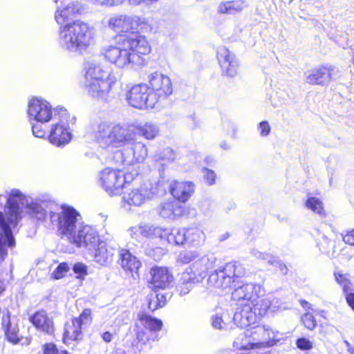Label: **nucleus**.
I'll list each match as a JSON object with an SVG mask.
<instances>
[{
    "mask_svg": "<svg viewBox=\"0 0 354 354\" xmlns=\"http://www.w3.org/2000/svg\"><path fill=\"white\" fill-rule=\"evenodd\" d=\"M26 203L30 216L37 222L44 223L50 221V212H55L54 201L48 195L36 198H26L19 189H12L8 196L0 195V259L8 255V248L15 246L13 232L21 219L19 205Z\"/></svg>",
    "mask_w": 354,
    "mask_h": 354,
    "instance_id": "nucleus-1",
    "label": "nucleus"
},
{
    "mask_svg": "<svg viewBox=\"0 0 354 354\" xmlns=\"http://www.w3.org/2000/svg\"><path fill=\"white\" fill-rule=\"evenodd\" d=\"M84 10L79 1H70L64 7H57L55 12V19L60 24L57 43L64 50L73 53H82L94 42L95 29L88 23L77 19L67 22L80 15Z\"/></svg>",
    "mask_w": 354,
    "mask_h": 354,
    "instance_id": "nucleus-2",
    "label": "nucleus"
},
{
    "mask_svg": "<svg viewBox=\"0 0 354 354\" xmlns=\"http://www.w3.org/2000/svg\"><path fill=\"white\" fill-rule=\"evenodd\" d=\"M137 133L147 140H153L158 135L159 128L152 122L136 125L113 124L107 122H100L93 128L95 142L106 149L127 146L136 140Z\"/></svg>",
    "mask_w": 354,
    "mask_h": 354,
    "instance_id": "nucleus-3",
    "label": "nucleus"
},
{
    "mask_svg": "<svg viewBox=\"0 0 354 354\" xmlns=\"http://www.w3.org/2000/svg\"><path fill=\"white\" fill-rule=\"evenodd\" d=\"M151 48L145 36L133 35L120 37L103 46L102 55L118 68H129L141 65L143 56L150 53Z\"/></svg>",
    "mask_w": 354,
    "mask_h": 354,
    "instance_id": "nucleus-4",
    "label": "nucleus"
},
{
    "mask_svg": "<svg viewBox=\"0 0 354 354\" xmlns=\"http://www.w3.org/2000/svg\"><path fill=\"white\" fill-rule=\"evenodd\" d=\"M84 80L82 86L91 97L106 101L109 92L118 77L113 68L96 61L88 62L84 66Z\"/></svg>",
    "mask_w": 354,
    "mask_h": 354,
    "instance_id": "nucleus-5",
    "label": "nucleus"
},
{
    "mask_svg": "<svg viewBox=\"0 0 354 354\" xmlns=\"http://www.w3.org/2000/svg\"><path fill=\"white\" fill-rule=\"evenodd\" d=\"M216 260L213 254H205L187 268L181 273L177 284L176 288L180 295L188 294L194 284L202 282L207 270L214 266Z\"/></svg>",
    "mask_w": 354,
    "mask_h": 354,
    "instance_id": "nucleus-6",
    "label": "nucleus"
},
{
    "mask_svg": "<svg viewBox=\"0 0 354 354\" xmlns=\"http://www.w3.org/2000/svg\"><path fill=\"white\" fill-rule=\"evenodd\" d=\"M246 274L243 266L237 261L229 262L219 270L214 271L207 279L209 287L225 290L242 283V278Z\"/></svg>",
    "mask_w": 354,
    "mask_h": 354,
    "instance_id": "nucleus-7",
    "label": "nucleus"
},
{
    "mask_svg": "<svg viewBox=\"0 0 354 354\" xmlns=\"http://www.w3.org/2000/svg\"><path fill=\"white\" fill-rule=\"evenodd\" d=\"M80 219L79 212L70 206H62L59 212H50V223L57 226L59 232L68 241L82 224Z\"/></svg>",
    "mask_w": 354,
    "mask_h": 354,
    "instance_id": "nucleus-8",
    "label": "nucleus"
},
{
    "mask_svg": "<svg viewBox=\"0 0 354 354\" xmlns=\"http://www.w3.org/2000/svg\"><path fill=\"white\" fill-rule=\"evenodd\" d=\"M107 27L118 33H133L148 25L147 19L136 15L118 14L110 17Z\"/></svg>",
    "mask_w": 354,
    "mask_h": 354,
    "instance_id": "nucleus-9",
    "label": "nucleus"
},
{
    "mask_svg": "<svg viewBox=\"0 0 354 354\" xmlns=\"http://www.w3.org/2000/svg\"><path fill=\"white\" fill-rule=\"evenodd\" d=\"M57 110L45 99L32 97L28 102L27 114L30 123L45 124L55 118Z\"/></svg>",
    "mask_w": 354,
    "mask_h": 354,
    "instance_id": "nucleus-10",
    "label": "nucleus"
},
{
    "mask_svg": "<svg viewBox=\"0 0 354 354\" xmlns=\"http://www.w3.org/2000/svg\"><path fill=\"white\" fill-rule=\"evenodd\" d=\"M205 240V234L198 228H172L167 230L166 241L170 244L197 246Z\"/></svg>",
    "mask_w": 354,
    "mask_h": 354,
    "instance_id": "nucleus-11",
    "label": "nucleus"
},
{
    "mask_svg": "<svg viewBox=\"0 0 354 354\" xmlns=\"http://www.w3.org/2000/svg\"><path fill=\"white\" fill-rule=\"evenodd\" d=\"M130 145L131 147L117 151L114 153L113 158L118 165H133L136 163L142 162L147 158L148 150L144 143L133 140Z\"/></svg>",
    "mask_w": 354,
    "mask_h": 354,
    "instance_id": "nucleus-12",
    "label": "nucleus"
},
{
    "mask_svg": "<svg viewBox=\"0 0 354 354\" xmlns=\"http://www.w3.org/2000/svg\"><path fill=\"white\" fill-rule=\"evenodd\" d=\"M339 77V71L334 65H319L304 73L305 82L312 85L328 86Z\"/></svg>",
    "mask_w": 354,
    "mask_h": 354,
    "instance_id": "nucleus-13",
    "label": "nucleus"
},
{
    "mask_svg": "<svg viewBox=\"0 0 354 354\" xmlns=\"http://www.w3.org/2000/svg\"><path fill=\"white\" fill-rule=\"evenodd\" d=\"M126 99L128 104L138 109H152L156 106V97L151 94L146 84H134L127 91Z\"/></svg>",
    "mask_w": 354,
    "mask_h": 354,
    "instance_id": "nucleus-14",
    "label": "nucleus"
},
{
    "mask_svg": "<svg viewBox=\"0 0 354 354\" xmlns=\"http://www.w3.org/2000/svg\"><path fill=\"white\" fill-rule=\"evenodd\" d=\"M97 182L109 195L114 196L121 193L126 183V176L119 169L107 167L99 173Z\"/></svg>",
    "mask_w": 354,
    "mask_h": 354,
    "instance_id": "nucleus-15",
    "label": "nucleus"
},
{
    "mask_svg": "<svg viewBox=\"0 0 354 354\" xmlns=\"http://www.w3.org/2000/svg\"><path fill=\"white\" fill-rule=\"evenodd\" d=\"M249 329L254 349H261L275 345L282 339V333L266 325H258Z\"/></svg>",
    "mask_w": 354,
    "mask_h": 354,
    "instance_id": "nucleus-16",
    "label": "nucleus"
},
{
    "mask_svg": "<svg viewBox=\"0 0 354 354\" xmlns=\"http://www.w3.org/2000/svg\"><path fill=\"white\" fill-rule=\"evenodd\" d=\"M156 195L155 189L150 183L139 187L127 190L122 196V205L124 208L131 206L140 207L151 200Z\"/></svg>",
    "mask_w": 354,
    "mask_h": 354,
    "instance_id": "nucleus-17",
    "label": "nucleus"
},
{
    "mask_svg": "<svg viewBox=\"0 0 354 354\" xmlns=\"http://www.w3.org/2000/svg\"><path fill=\"white\" fill-rule=\"evenodd\" d=\"M147 78L151 94L156 97V104L172 93V83L167 75L156 71L150 73Z\"/></svg>",
    "mask_w": 354,
    "mask_h": 354,
    "instance_id": "nucleus-18",
    "label": "nucleus"
},
{
    "mask_svg": "<svg viewBox=\"0 0 354 354\" xmlns=\"http://www.w3.org/2000/svg\"><path fill=\"white\" fill-rule=\"evenodd\" d=\"M91 322V311L84 309L78 317L74 318L65 325L63 341L69 344L70 341L82 338V330Z\"/></svg>",
    "mask_w": 354,
    "mask_h": 354,
    "instance_id": "nucleus-19",
    "label": "nucleus"
},
{
    "mask_svg": "<svg viewBox=\"0 0 354 354\" xmlns=\"http://www.w3.org/2000/svg\"><path fill=\"white\" fill-rule=\"evenodd\" d=\"M100 241V236L94 227L82 224L69 242L77 248L91 250L95 248Z\"/></svg>",
    "mask_w": 354,
    "mask_h": 354,
    "instance_id": "nucleus-20",
    "label": "nucleus"
},
{
    "mask_svg": "<svg viewBox=\"0 0 354 354\" xmlns=\"http://www.w3.org/2000/svg\"><path fill=\"white\" fill-rule=\"evenodd\" d=\"M64 113L58 122L51 125L48 136L49 141L57 147H62L69 143L72 138V133L68 121L67 113Z\"/></svg>",
    "mask_w": 354,
    "mask_h": 354,
    "instance_id": "nucleus-21",
    "label": "nucleus"
},
{
    "mask_svg": "<svg viewBox=\"0 0 354 354\" xmlns=\"http://www.w3.org/2000/svg\"><path fill=\"white\" fill-rule=\"evenodd\" d=\"M167 230V228H162L158 226L140 223L137 225L130 227L127 232L131 239L140 242L145 238H159L161 240L166 241Z\"/></svg>",
    "mask_w": 354,
    "mask_h": 354,
    "instance_id": "nucleus-22",
    "label": "nucleus"
},
{
    "mask_svg": "<svg viewBox=\"0 0 354 354\" xmlns=\"http://www.w3.org/2000/svg\"><path fill=\"white\" fill-rule=\"evenodd\" d=\"M263 293L264 290L260 284L245 283L234 289L232 292V299L241 302L240 305L250 304Z\"/></svg>",
    "mask_w": 354,
    "mask_h": 354,
    "instance_id": "nucleus-23",
    "label": "nucleus"
},
{
    "mask_svg": "<svg viewBox=\"0 0 354 354\" xmlns=\"http://www.w3.org/2000/svg\"><path fill=\"white\" fill-rule=\"evenodd\" d=\"M217 59L224 75L232 77L237 75L239 63L233 53L221 46L217 50Z\"/></svg>",
    "mask_w": 354,
    "mask_h": 354,
    "instance_id": "nucleus-24",
    "label": "nucleus"
},
{
    "mask_svg": "<svg viewBox=\"0 0 354 354\" xmlns=\"http://www.w3.org/2000/svg\"><path fill=\"white\" fill-rule=\"evenodd\" d=\"M169 189L175 199L185 203L194 193L195 185L191 181L174 180L170 183Z\"/></svg>",
    "mask_w": 354,
    "mask_h": 354,
    "instance_id": "nucleus-25",
    "label": "nucleus"
},
{
    "mask_svg": "<svg viewBox=\"0 0 354 354\" xmlns=\"http://www.w3.org/2000/svg\"><path fill=\"white\" fill-rule=\"evenodd\" d=\"M150 284L154 289H165L173 281V275L166 267H153L150 270Z\"/></svg>",
    "mask_w": 354,
    "mask_h": 354,
    "instance_id": "nucleus-26",
    "label": "nucleus"
},
{
    "mask_svg": "<svg viewBox=\"0 0 354 354\" xmlns=\"http://www.w3.org/2000/svg\"><path fill=\"white\" fill-rule=\"evenodd\" d=\"M234 314L233 320L234 324L241 328L250 326L256 322V314L253 313L252 308L250 304L240 305Z\"/></svg>",
    "mask_w": 354,
    "mask_h": 354,
    "instance_id": "nucleus-27",
    "label": "nucleus"
},
{
    "mask_svg": "<svg viewBox=\"0 0 354 354\" xmlns=\"http://www.w3.org/2000/svg\"><path fill=\"white\" fill-rule=\"evenodd\" d=\"M274 301L275 299L272 295H268L265 298L259 297L253 304H250L253 313L256 314V320L265 316L269 310L274 312L277 309L278 302Z\"/></svg>",
    "mask_w": 354,
    "mask_h": 354,
    "instance_id": "nucleus-28",
    "label": "nucleus"
},
{
    "mask_svg": "<svg viewBox=\"0 0 354 354\" xmlns=\"http://www.w3.org/2000/svg\"><path fill=\"white\" fill-rule=\"evenodd\" d=\"M29 320L38 330L48 334L54 330L53 321L45 310L35 312L30 317Z\"/></svg>",
    "mask_w": 354,
    "mask_h": 354,
    "instance_id": "nucleus-29",
    "label": "nucleus"
},
{
    "mask_svg": "<svg viewBox=\"0 0 354 354\" xmlns=\"http://www.w3.org/2000/svg\"><path fill=\"white\" fill-rule=\"evenodd\" d=\"M158 211L162 218L174 220L184 214L185 207L173 200H169L162 203Z\"/></svg>",
    "mask_w": 354,
    "mask_h": 354,
    "instance_id": "nucleus-30",
    "label": "nucleus"
},
{
    "mask_svg": "<svg viewBox=\"0 0 354 354\" xmlns=\"http://www.w3.org/2000/svg\"><path fill=\"white\" fill-rule=\"evenodd\" d=\"M2 324L6 328L5 333L8 340L13 344L20 343L21 344H29L30 340L28 338L24 339L19 334V328L13 320H10L9 317H3Z\"/></svg>",
    "mask_w": 354,
    "mask_h": 354,
    "instance_id": "nucleus-31",
    "label": "nucleus"
},
{
    "mask_svg": "<svg viewBox=\"0 0 354 354\" xmlns=\"http://www.w3.org/2000/svg\"><path fill=\"white\" fill-rule=\"evenodd\" d=\"M95 249L94 260L97 263L106 266L112 262L114 254V249L112 247H109L104 241H100Z\"/></svg>",
    "mask_w": 354,
    "mask_h": 354,
    "instance_id": "nucleus-32",
    "label": "nucleus"
},
{
    "mask_svg": "<svg viewBox=\"0 0 354 354\" xmlns=\"http://www.w3.org/2000/svg\"><path fill=\"white\" fill-rule=\"evenodd\" d=\"M120 257L121 266L127 271L136 272L141 266L140 261L127 250L122 249Z\"/></svg>",
    "mask_w": 354,
    "mask_h": 354,
    "instance_id": "nucleus-33",
    "label": "nucleus"
},
{
    "mask_svg": "<svg viewBox=\"0 0 354 354\" xmlns=\"http://www.w3.org/2000/svg\"><path fill=\"white\" fill-rule=\"evenodd\" d=\"M233 346L237 350H255L248 328L238 335L233 342Z\"/></svg>",
    "mask_w": 354,
    "mask_h": 354,
    "instance_id": "nucleus-34",
    "label": "nucleus"
},
{
    "mask_svg": "<svg viewBox=\"0 0 354 354\" xmlns=\"http://www.w3.org/2000/svg\"><path fill=\"white\" fill-rule=\"evenodd\" d=\"M247 4L243 0H235L221 3L218 12L222 14L234 15L241 11Z\"/></svg>",
    "mask_w": 354,
    "mask_h": 354,
    "instance_id": "nucleus-35",
    "label": "nucleus"
},
{
    "mask_svg": "<svg viewBox=\"0 0 354 354\" xmlns=\"http://www.w3.org/2000/svg\"><path fill=\"white\" fill-rule=\"evenodd\" d=\"M138 320L141 324L150 331H159L162 326V322L160 319L153 317L143 313H140L138 315Z\"/></svg>",
    "mask_w": 354,
    "mask_h": 354,
    "instance_id": "nucleus-36",
    "label": "nucleus"
},
{
    "mask_svg": "<svg viewBox=\"0 0 354 354\" xmlns=\"http://www.w3.org/2000/svg\"><path fill=\"white\" fill-rule=\"evenodd\" d=\"M306 207L322 218L326 216L324 204L319 198L309 197L306 201Z\"/></svg>",
    "mask_w": 354,
    "mask_h": 354,
    "instance_id": "nucleus-37",
    "label": "nucleus"
},
{
    "mask_svg": "<svg viewBox=\"0 0 354 354\" xmlns=\"http://www.w3.org/2000/svg\"><path fill=\"white\" fill-rule=\"evenodd\" d=\"M251 254L257 259L266 261L270 265L274 266L276 267H281L282 266L281 261L270 253L262 252L257 249H253L251 251Z\"/></svg>",
    "mask_w": 354,
    "mask_h": 354,
    "instance_id": "nucleus-38",
    "label": "nucleus"
},
{
    "mask_svg": "<svg viewBox=\"0 0 354 354\" xmlns=\"http://www.w3.org/2000/svg\"><path fill=\"white\" fill-rule=\"evenodd\" d=\"M204 255H203V257ZM202 257L200 256L197 251L195 250H189V251H183L180 252L178 257L177 261L178 262L183 264H187L191 262L192 264L194 263L196 260Z\"/></svg>",
    "mask_w": 354,
    "mask_h": 354,
    "instance_id": "nucleus-39",
    "label": "nucleus"
},
{
    "mask_svg": "<svg viewBox=\"0 0 354 354\" xmlns=\"http://www.w3.org/2000/svg\"><path fill=\"white\" fill-rule=\"evenodd\" d=\"M335 281L343 288L344 292H349L352 290L353 284L346 274H343L341 272H335L334 273Z\"/></svg>",
    "mask_w": 354,
    "mask_h": 354,
    "instance_id": "nucleus-40",
    "label": "nucleus"
},
{
    "mask_svg": "<svg viewBox=\"0 0 354 354\" xmlns=\"http://www.w3.org/2000/svg\"><path fill=\"white\" fill-rule=\"evenodd\" d=\"M95 7L111 8L122 5L124 0H84Z\"/></svg>",
    "mask_w": 354,
    "mask_h": 354,
    "instance_id": "nucleus-41",
    "label": "nucleus"
},
{
    "mask_svg": "<svg viewBox=\"0 0 354 354\" xmlns=\"http://www.w3.org/2000/svg\"><path fill=\"white\" fill-rule=\"evenodd\" d=\"M175 158V152L171 148L169 147L164 149L158 153L155 156L156 160H162L167 162L174 161Z\"/></svg>",
    "mask_w": 354,
    "mask_h": 354,
    "instance_id": "nucleus-42",
    "label": "nucleus"
},
{
    "mask_svg": "<svg viewBox=\"0 0 354 354\" xmlns=\"http://www.w3.org/2000/svg\"><path fill=\"white\" fill-rule=\"evenodd\" d=\"M68 270V265L66 263H61L52 272L50 277L53 279H60L66 274Z\"/></svg>",
    "mask_w": 354,
    "mask_h": 354,
    "instance_id": "nucleus-43",
    "label": "nucleus"
},
{
    "mask_svg": "<svg viewBox=\"0 0 354 354\" xmlns=\"http://www.w3.org/2000/svg\"><path fill=\"white\" fill-rule=\"evenodd\" d=\"M156 301H150L149 302V308L151 310H154L158 308L163 307L167 303V297L164 294L158 293L156 296Z\"/></svg>",
    "mask_w": 354,
    "mask_h": 354,
    "instance_id": "nucleus-44",
    "label": "nucleus"
},
{
    "mask_svg": "<svg viewBox=\"0 0 354 354\" xmlns=\"http://www.w3.org/2000/svg\"><path fill=\"white\" fill-rule=\"evenodd\" d=\"M301 321L305 327L309 330H313L317 326V322L314 316L309 311L301 317Z\"/></svg>",
    "mask_w": 354,
    "mask_h": 354,
    "instance_id": "nucleus-45",
    "label": "nucleus"
},
{
    "mask_svg": "<svg viewBox=\"0 0 354 354\" xmlns=\"http://www.w3.org/2000/svg\"><path fill=\"white\" fill-rule=\"evenodd\" d=\"M226 321L227 320L224 319L223 315H219L218 313H216L212 317V325L216 329H223L227 325Z\"/></svg>",
    "mask_w": 354,
    "mask_h": 354,
    "instance_id": "nucleus-46",
    "label": "nucleus"
},
{
    "mask_svg": "<svg viewBox=\"0 0 354 354\" xmlns=\"http://www.w3.org/2000/svg\"><path fill=\"white\" fill-rule=\"evenodd\" d=\"M202 173L203 179L208 185H213L215 184L216 175L213 170L203 168Z\"/></svg>",
    "mask_w": 354,
    "mask_h": 354,
    "instance_id": "nucleus-47",
    "label": "nucleus"
},
{
    "mask_svg": "<svg viewBox=\"0 0 354 354\" xmlns=\"http://www.w3.org/2000/svg\"><path fill=\"white\" fill-rule=\"evenodd\" d=\"M317 245H319V250L322 252L328 254L329 252L331 242L325 234H321L320 239L318 238Z\"/></svg>",
    "mask_w": 354,
    "mask_h": 354,
    "instance_id": "nucleus-48",
    "label": "nucleus"
},
{
    "mask_svg": "<svg viewBox=\"0 0 354 354\" xmlns=\"http://www.w3.org/2000/svg\"><path fill=\"white\" fill-rule=\"evenodd\" d=\"M30 124L32 125V134L35 137L39 138H43L45 137L46 133L45 130L43 129L41 123H35V122H32V123Z\"/></svg>",
    "mask_w": 354,
    "mask_h": 354,
    "instance_id": "nucleus-49",
    "label": "nucleus"
},
{
    "mask_svg": "<svg viewBox=\"0 0 354 354\" xmlns=\"http://www.w3.org/2000/svg\"><path fill=\"white\" fill-rule=\"evenodd\" d=\"M73 272L78 274L77 278H83L87 275V267L82 263H77L73 266Z\"/></svg>",
    "mask_w": 354,
    "mask_h": 354,
    "instance_id": "nucleus-50",
    "label": "nucleus"
},
{
    "mask_svg": "<svg viewBox=\"0 0 354 354\" xmlns=\"http://www.w3.org/2000/svg\"><path fill=\"white\" fill-rule=\"evenodd\" d=\"M44 354H69L64 350H58L53 344H47L44 346Z\"/></svg>",
    "mask_w": 354,
    "mask_h": 354,
    "instance_id": "nucleus-51",
    "label": "nucleus"
},
{
    "mask_svg": "<svg viewBox=\"0 0 354 354\" xmlns=\"http://www.w3.org/2000/svg\"><path fill=\"white\" fill-rule=\"evenodd\" d=\"M258 130L261 136H268L271 131L270 126L268 121H262L258 125Z\"/></svg>",
    "mask_w": 354,
    "mask_h": 354,
    "instance_id": "nucleus-52",
    "label": "nucleus"
},
{
    "mask_svg": "<svg viewBox=\"0 0 354 354\" xmlns=\"http://www.w3.org/2000/svg\"><path fill=\"white\" fill-rule=\"evenodd\" d=\"M297 346L301 350H310L313 348L312 342L306 338H299L297 341Z\"/></svg>",
    "mask_w": 354,
    "mask_h": 354,
    "instance_id": "nucleus-53",
    "label": "nucleus"
},
{
    "mask_svg": "<svg viewBox=\"0 0 354 354\" xmlns=\"http://www.w3.org/2000/svg\"><path fill=\"white\" fill-rule=\"evenodd\" d=\"M343 241L346 244L354 245V229L346 232L343 236Z\"/></svg>",
    "mask_w": 354,
    "mask_h": 354,
    "instance_id": "nucleus-54",
    "label": "nucleus"
},
{
    "mask_svg": "<svg viewBox=\"0 0 354 354\" xmlns=\"http://www.w3.org/2000/svg\"><path fill=\"white\" fill-rule=\"evenodd\" d=\"M346 293V299L349 305L354 310V288H352V290H349V292H345Z\"/></svg>",
    "mask_w": 354,
    "mask_h": 354,
    "instance_id": "nucleus-55",
    "label": "nucleus"
},
{
    "mask_svg": "<svg viewBox=\"0 0 354 354\" xmlns=\"http://www.w3.org/2000/svg\"><path fill=\"white\" fill-rule=\"evenodd\" d=\"M129 5L131 6H138L146 3V0H127Z\"/></svg>",
    "mask_w": 354,
    "mask_h": 354,
    "instance_id": "nucleus-56",
    "label": "nucleus"
},
{
    "mask_svg": "<svg viewBox=\"0 0 354 354\" xmlns=\"http://www.w3.org/2000/svg\"><path fill=\"white\" fill-rule=\"evenodd\" d=\"M112 337H113V335L106 331V332H104L102 335V338L103 339V340L106 342H110L111 340H112Z\"/></svg>",
    "mask_w": 354,
    "mask_h": 354,
    "instance_id": "nucleus-57",
    "label": "nucleus"
},
{
    "mask_svg": "<svg viewBox=\"0 0 354 354\" xmlns=\"http://www.w3.org/2000/svg\"><path fill=\"white\" fill-rule=\"evenodd\" d=\"M300 304H301V306L306 310H311L313 311V310L312 309V306L310 303H308V301H305V300H301L300 301Z\"/></svg>",
    "mask_w": 354,
    "mask_h": 354,
    "instance_id": "nucleus-58",
    "label": "nucleus"
},
{
    "mask_svg": "<svg viewBox=\"0 0 354 354\" xmlns=\"http://www.w3.org/2000/svg\"><path fill=\"white\" fill-rule=\"evenodd\" d=\"M220 147L224 150H229L230 149V145L226 141L221 142Z\"/></svg>",
    "mask_w": 354,
    "mask_h": 354,
    "instance_id": "nucleus-59",
    "label": "nucleus"
},
{
    "mask_svg": "<svg viewBox=\"0 0 354 354\" xmlns=\"http://www.w3.org/2000/svg\"><path fill=\"white\" fill-rule=\"evenodd\" d=\"M136 336L139 341H142L144 339L145 333L142 330L138 331Z\"/></svg>",
    "mask_w": 354,
    "mask_h": 354,
    "instance_id": "nucleus-60",
    "label": "nucleus"
},
{
    "mask_svg": "<svg viewBox=\"0 0 354 354\" xmlns=\"http://www.w3.org/2000/svg\"><path fill=\"white\" fill-rule=\"evenodd\" d=\"M6 286L4 282L0 279V295L5 290Z\"/></svg>",
    "mask_w": 354,
    "mask_h": 354,
    "instance_id": "nucleus-61",
    "label": "nucleus"
},
{
    "mask_svg": "<svg viewBox=\"0 0 354 354\" xmlns=\"http://www.w3.org/2000/svg\"><path fill=\"white\" fill-rule=\"evenodd\" d=\"M205 162H206L207 163H209V162H212V161H213V158H210V157H207V158H206L205 159Z\"/></svg>",
    "mask_w": 354,
    "mask_h": 354,
    "instance_id": "nucleus-62",
    "label": "nucleus"
},
{
    "mask_svg": "<svg viewBox=\"0 0 354 354\" xmlns=\"http://www.w3.org/2000/svg\"><path fill=\"white\" fill-rule=\"evenodd\" d=\"M149 254L150 256L153 257V258L155 260H158V259H159V258H160V255H158V256H157V257H156V256H155V255H153V254H151L150 252L149 253Z\"/></svg>",
    "mask_w": 354,
    "mask_h": 354,
    "instance_id": "nucleus-63",
    "label": "nucleus"
},
{
    "mask_svg": "<svg viewBox=\"0 0 354 354\" xmlns=\"http://www.w3.org/2000/svg\"><path fill=\"white\" fill-rule=\"evenodd\" d=\"M348 352H349V353H352V354H354V348H350V347H349V348H348Z\"/></svg>",
    "mask_w": 354,
    "mask_h": 354,
    "instance_id": "nucleus-64",
    "label": "nucleus"
}]
</instances>
